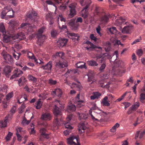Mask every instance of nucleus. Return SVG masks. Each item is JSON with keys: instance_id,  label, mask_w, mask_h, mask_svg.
<instances>
[{"instance_id": "nucleus-1", "label": "nucleus", "mask_w": 145, "mask_h": 145, "mask_svg": "<svg viewBox=\"0 0 145 145\" xmlns=\"http://www.w3.org/2000/svg\"><path fill=\"white\" fill-rule=\"evenodd\" d=\"M82 21V18L81 17H78L77 19L76 23L75 22L74 20L72 19L69 21L68 23V25L72 29L76 30L79 26V25L77 23H81Z\"/></svg>"}, {"instance_id": "nucleus-2", "label": "nucleus", "mask_w": 145, "mask_h": 145, "mask_svg": "<svg viewBox=\"0 0 145 145\" xmlns=\"http://www.w3.org/2000/svg\"><path fill=\"white\" fill-rule=\"evenodd\" d=\"M12 10V15H9L7 16V17L9 18H11L13 17V13L14 11L12 8H9V7L8 6L6 7H4L1 13V18L2 19H3L5 18L7 19L6 17H5L6 15L8 12Z\"/></svg>"}, {"instance_id": "nucleus-3", "label": "nucleus", "mask_w": 145, "mask_h": 145, "mask_svg": "<svg viewBox=\"0 0 145 145\" xmlns=\"http://www.w3.org/2000/svg\"><path fill=\"white\" fill-rule=\"evenodd\" d=\"M54 107L53 110V113L55 116H57L59 115H61V111L59 110V108L57 106H59L61 107V105L59 101L56 100L54 102Z\"/></svg>"}, {"instance_id": "nucleus-4", "label": "nucleus", "mask_w": 145, "mask_h": 145, "mask_svg": "<svg viewBox=\"0 0 145 145\" xmlns=\"http://www.w3.org/2000/svg\"><path fill=\"white\" fill-rule=\"evenodd\" d=\"M91 3V1L89 0L86 1L85 2L86 6L85 7L83 8L82 11V16L84 18H86L88 16V12L87 9L90 5Z\"/></svg>"}, {"instance_id": "nucleus-5", "label": "nucleus", "mask_w": 145, "mask_h": 145, "mask_svg": "<svg viewBox=\"0 0 145 145\" xmlns=\"http://www.w3.org/2000/svg\"><path fill=\"white\" fill-rule=\"evenodd\" d=\"M1 54L6 62L10 63L13 62V59L12 56L8 54L4 50H3Z\"/></svg>"}, {"instance_id": "nucleus-6", "label": "nucleus", "mask_w": 145, "mask_h": 145, "mask_svg": "<svg viewBox=\"0 0 145 145\" xmlns=\"http://www.w3.org/2000/svg\"><path fill=\"white\" fill-rule=\"evenodd\" d=\"M67 143L70 145H80L78 139L74 137H71L67 139Z\"/></svg>"}, {"instance_id": "nucleus-7", "label": "nucleus", "mask_w": 145, "mask_h": 145, "mask_svg": "<svg viewBox=\"0 0 145 145\" xmlns=\"http://www.w3.org/2000/svg\"><path fill=\"white\" fill-rule=\"evenodd\" d=\"M76 4L72 3L70 5L69 7L70 8V13L69 16L70 18H72L76 14V11L75 10L76 8Z\"/></svg>"}, {"instance_id": "nucleus-8", "label": "nucleus", "mask_w": 145, "mask_h": 145, "mask_svg": "<svg viewBox=\"0 0 145 145\" xmlns=\"http://www.w3.org/2000/svg\"><path fill=\"white\" fill-rule=\"evenodd\" d=\"M68 42V40L66 39L60 38L57 42V45L59 48L65 46Z\"/></svg>"}, {"instance_id": "nucleus-9", "label": "nucleus", "mask_w": 145, "mask_h": 145, "mask_svg": "<svg viewBox=\"0 0 145 145\" xmlns=\"http://www.w3.org/2000/svg\"><path fill=\"white\" fill-rule=\"evenodd\" d=\"M52 66V62L50 61L46 65H43L42 67L44 69L46 70L48 73H50L51 72Z\"/></svg>"}, {"instance_id": "nucleus-10", "label": "nucleus", "mask_w": 145, "mask_h": 145, "mask_svg": "<svg viewBox=\"0 0 145 145\" xmlns=\"http://www.w3.org/2000/svg\"><path fill=\"white\" fill-rule=\"evenodd\" d=\"M72 115H68L66 118V121L63 124L65 125V128L67 129H72L73 127L70 125L69 122L71 120L72 118Z\"/></svg>"}, {"instance_id": "nucleus-11", "label": "nucleus", "mask_w": 145, "mask_h": 145, "mask_svg": "<svg viewBox=\"0 0 145 145\" xmlns=\"http://www.w3.org/2000/svg\"><path fill=\"white\" fill-rule=\"evenodd\" d=\"M11 118L9 117V115H8L5 117L4 121H0V127L1 128L6 127L7 123L10 120Z\"/></svg>"}, {"instance_id": "nucleus-12", "label": "nucleus", "mask_w": 145, "mask_h": 145, "mask_svg": "<svg viewBox=\"0 0 145 145\" xmlns=\"http://www.w3.org/2000/svg\"><path fill=\"white\" fill-rule=\"evenodd\" d=\"M133 26L131 24H129L127 26L124 27L122 30V32L123 34L129 33L131 32Z\"/></svg>"}, {"instance_id": "nucleus-13", "label": "nucleus", "mask_w": 145, "mask_h": 145, "mask_svg": "<svg viewBox=\"0 0 145 145\" xmlns=\"http://www.w3.org/2000/svg\"><path fill=\"white\" fill-rule=\"evenodd\" d=\"M22 71L20 69H16L13 72V74L10 78V79H13L15 78L18 77L22 75Z\"/></svg>"}, {"instance_id": "nucleus-14", "label": "nucleus", "mask_w": 145, "mask_h": 145, "mask_svg": "<svg viewBox=\"0 0 145 145\" xmlns=\"http://www.w3.org/2000/svg\"><path fill=\"white\" fill-rule=\"evenodd\" d=\"M27 56L30 59H34V61L36 62L39 63L40 64L43 63V62L40 59H39V60L40 61V62H38L37 59L35 58L34 54L30 52H27Z\"/></svg>"}, {"instance_id": "nucleus-15", "label": "nucleus", "mask_w": 145, "mask_h": 145, "mask_svg": "<svg viewBox=\"0 0 145 145\" xmlns=\"http://www.w3.org/2000/svg\"><path fill=\"white\" fill-rule=\"evenodd\" d=\"M52 116L49 112H46L43 114L41 116V118L44 120L49 121L51 120Z\"/></svg>"}, {"instance_id": "nucleus-16", "label": "nucleus", "mask_w": 145, "mask_h": 145, "mask_svg": "<svg viewBox=\"0 0 145 145\" xmlns=\"http://www.w3.org/2000/svg\"><path fill=\"white\" fill-rule=\"evenodd\" d=\"M51 94L54 96L56 95L58 97H60L62 94V91L60 89H56L52 91Z\"/></svg>"}, {"instance_id": "nucleus-17", "label": "nucleus", "mask_w": 145, "mask_h": 145, "mask_svg": "<svg viewBox=\"0 0 145 145\" xmlns=\"http://www.w3.org/2000/svg\"><path fill=\"white\" fill-rule=\"evenodd\" d=\"M38 38V40L37 41V43L38 45H41L44 42L45 40L46 39L45 35L40 36H37Z\"/></svg>"}, {"instance_id": "nucleus-18", "label": "nucleus", "mask_w": 145, "mask_h": 145, "mask_svg": "<svg viewBox=\"0 0 145 145\" xmlns=\"http://www.w3.org/2000/svg\"><path fill=\"white\" fill-rule=\"evenodd\" d=\"M68 34L70 36L72 37L71 38V39L74 41L75 42H77L78 41L80 37L77 34L74 33H69Z\"/></svg>"}, {"instance_id": "nucleus-19", "label": "nucleus", "mask_w": 145, "mask_h": 145, "mask_svg": "<svg viewBox=\"0 0 145 145\" xmlns=\"http://www.w3.org/2000/svg\"><path fill=\"white\" fill-rule=\"evenodd\" d=\"M76 110V107L73 105H71L68 106L66 108V111L68 112H71L74 111Z\"/></svg>"}, {"instance_id": "nucleus-20", "label": "nucleus", "mask_w": 145, "mask_h": 145, "mask_svg": "<svg viewBox=\"0 0 145 145\" xmlns=\"http://www.w3.org/2000/svg\"><path fill=\"white\" fill-rule=\"evenodd\" d=\"M85 64V63H84L83 62L79 61L76 64V67L78 68H80L81 69H82L83 68L86 69L87 67Z\"/></svg>"}, {"instance_id": "nucleus-21", "label": "nucleus", "mask_w": 145, "mask_h": 145, "mask_svg": "<svg viewBox=\"0 0 145 145\" xmlns=\"http://www.w3.org/2000/svg\"><path fill=\"white\" fill-rule=\"evenodd\" d=\"M65 82L67 84H68L71 86V88H73L74 87H76L78 88V90H80L82 88V87L80 85H78L74 83H72V85H71V84L68 82L66 80H65Z\"/></svg>"}, {"instance_id": "nucleus-22", "label": "nucleus", "mask_w": 145, "mask_h": 145, "mask_svg": "<svg viewBox=\"0 0 145 145\" xmlns=\"http://www.w3.org/2000/svg\"><path fill=\"white\" fill-rule=\"evenodd\" d=\"M108 98L107 96H105L103 98L101 102L103 106H108L110 105V103L108 100Z\"/></svg>"}, {"instance_id": "nucleus-23", "label": "nucleus", "mask_w": 145, "mask_h": 145, "mask_svg": "<svg viewBox=\"0 0 145 145\" xmlns=\"http://www.w3.org/2000/svg\"><path fill=\"white\" fill-rule=\"evenodd\" d=\"M28 27H29L28 29V31H31V29H32L33 27H35V26L34 27H30L29 25L27 23H23L20 25V28L22 29H26Z\"/></svg>"}, {"instance_id": "nucleus-24", "label": "nucleus", "mask_w": 145, "mask_h": 145, "mask_svg": "<svg viewBox=\"0 0 145 145\" xmlns=\"http://www.w3.org/2000/svg\"><path fill=\"white\" fill-rule=\"evenodd\" d=\"M67 63H65V64H63L61 63L60 61H59L58 62H57L56 64V67L59 69H61L64 67L67 66Z\"/></svg>"}, {"instance_id": "nucleus-25", "label": "nucleus", "mask_w": 145, "mask_h": 145, "mask_svg": "<svg viewBox=\"0 0 145 145\" xmlns=\"http://www.w3.org/2000/svg\"><path fill=\"white\" fill-rule=\"evenodd\" d=\"M27 80L24 77L22 76L18 80V84L20 87L26 83Z\"/></svg>"}, {"instance_id": "nucleus-26", "label": "nucleus", "mask_w": 145, "mask_h": 145, "mask_svg": "<svg viewBox=\"0 0 145 145\" xmlns=\"http://www.w3.org/2000/svg\"><path fill=\"white\" fill-rule=\"evenodd\" d=\"M3 40L4 42L7 43L11 40V36L7 35L4 33H3Z\"/></svg>"}, {"instance_id": "nucleus-27", "label": "nucleus", "mask_w": 145, "mask_h": 145, "mask_svg": "<svg viewBox=\"0 0 145 145\" xmlns=\"http://www.w3.org/2000/svg\"><path fill=\"white\" fill-rule=\"evenodd\" d=\"M52 57L53 58H55L59 57L62 59L64 58V54L63 53L61 52L57 53L56 54L53 55Z\"/></svg>"}, {"instance_id": "nucleus-28", "label": "nucleus", "mask_w": 145, "mask_h": 145, "mask_svg": "<svg viewBox=\"0 0 145 145\" xmlns=\"http://www.w3.org/2000/svg\"><path fill=\"white\" fill-rule=\"evenodd\" d=\"M46 129L44 128H42L40 130V132L41 135L45 138H48V135L46 133Z\"/></svg>"}, {"instance_id": "nucleus-29", "label": "nucleus", "mask_w": 145, "mask_h": 145, "mask_svg": "<svg viewBox=\"0 0 145 145\" xmlns=\"http://www.w3.org/2000/svg\"><path fill=\"white\" fill-rule=\"evenodd\" d=\"M101 95V94L98 92H95L93 93V95L90 97V98L92 100H94L96 99H98Z\"/></svg>"}, {"instance_id": "nucleus-30", "label": "nucleus", "mask_w": 145, "mask_h": 145, "mask_svg": "<svg viewBox=\"0 0 145 145\" xmlns=\"http://www.w3.org/2000/svg\"><path fill=\"white\" fill-rule=\"evenodd\" d=\"M37 15V13L35 11H32L30 14H27V17L30 19L36 18Z\"/></svg>"}, {"instance_id": "nucleus-31", "label": "nucleus", "mask_w": 145, "mask_h": 145, "mask_svg": "<svg viewBox=\"0 0 145 145\" xmlns=\"http://www.w3.org/2000/svg\"><path fill=\"white\" fill-rule=\"evenodd\" d=\"M8 24L12 26H17L19 25V22L18 20H11Z\"/></svg>"}, {"instance_id": "nucleus-32", "label": "nucleus", "mask_w": 145, "mask_h": 145, "mask_svg": "<svg viewBox=\"0 0 145 145\" xmlns=\"http://www.w3.org/2000/svg\"><path fill=\"white\" fill-rule=\"evenodd\" d=\"M87 62L89 65L91 66H96L98 65V63L96 61L93 60L88 61Z\"/></svg>"}, {"instance_id": "nucleus-33", "label": "nucleus", "mask_w": 145, "mask_h": 145, "mask_svg": "<svg viewBox=\"0 0 145 145\" xmlns=\"http://www.w3.org/2000/svg\"><path fill=\"white\" fill-rule=\"evenodd\" d=\"M36 108L37 109H40L41 107L42 104V102L40 99H39L38 101L36 103Z\"/></svg>"}, {"instance_id": "nucleus-34", "label": "nucleus", "mask_w": 145, "mask_h": 145, "mask_svg": "<svg viewBox=\"0 0 145 145\" xmlns=\"http://www.w3.org/2000/svg\"><path fill=\"white\" fill-rule=\"evenodd\" d=\"M3 71L5 74L7 76L11 72L10 67L9 66L5 67Z\"/></svg>"}, {"instance_id": "nucleus-35", "label": "nucleus", "mask_w": 145, "mask_h": 145, "mask_svg": "<svg viewBox=\"0 0 145 145\" xmlns=\"http://www.w3.org/2000/svg\"><path fill=\"white\" fill-rule=\"evenodd\" d=\"M96 109V107H95V106L93 107H92L90 108V110H89V114H90L91 118L92 119V120H93L94 121H99V120L95 118L93 115L91 114V110H94Z\"/></svg>"}, {"instance_id": "nucleus-36", "label": "nucleus", "mask_w": 145, "mask_h": 145, "mask_svg": "<svg viewBox=\"0 0 145 145\" xmlns=\"http://www.w3.org/2000/svg\"><path fill=\"white\" fill-rule=\"evenodd\" d=\"M108 16L105 15L101 18L100 20L102 23L105 24L108 22Z\"/></svg>"}, {"instance_id": "nucleus-37", "label": "nucleus", "mask_w": 145, "mask_h": 145, "mask_svg": "<svg viewBox=\"0 0 145 145\" xmlns=\"http://www.w3.org/2000/svg\"><path fill=\"white\" fill-rule=\"evenodd\" d=\"M125 20L124 19H123L122 18H121L119 20H116L115 24L116 25H120L121 24L125 22Z\"/></svg>"}, {"instance_id": "nucleus-38", "label": "nucleus", "mask_w": 145, "mask_h": 145, "mask_svg": "<svg viewBox=\"0 0 145 145\" xmlns=\"http://www.w3.org/2000/svg\"><path fill=\"white\" fill-rule=\"evenodd\" d=\"M45 28L44 27H42L39 29L38 31V33L37 34V36H40L43 35L42 34L44 32Z\"/></svg>"}, {"instance_id": "nucleus-39", "label": "nucleus", "mask_w": 145, "mask_h": 145, "mask_svg": "<svg viewBox=\"0 0 145 145\" xmlns=\"http://www.w3.org/2000/svg\"><path fill=\"white\" fill-rule=\"evenodd\" d=\"M28 78L29 80L32 81L33 83H35L37 82V78L33 77L31 74L29 75Z\"/></svg>"}, {"instance_id": "nucleus-40", "label": "nucleus", "mask_w": 145, "mask_h": 145, "mask_svg": "<svg viewBox=\"0 0 145 145\" xmlns=\"http://www.w3.org/2000/svg\"><path fill=\"white\" fill-rule=\"evenodd\" d=\"M96 46L92 43H91L88 45V46L86 47V48L88 50H91L96 48Z\"/></svg>"}, {"instance_id": "nucleus-41", "label": "nucleus", "mask_w": 145, "mask_h": 145, "mask_svg": "<svg viewBox=\"0 0 145 145\" xmlns=\"http://www.w3.org/2000/svg\"><path fill=\"white\" fill-rule=\"evenodd\" d=\"M120 126V124L117 123H116L110 129L111 132L114 133L116 132L117 128H118Z\"/></svg>"}, {"instance_id": "nucleus-42", "label": "nucleus", "mask_w": 145, "mask_h": 145, "mask_svg": "<svg viewBox=\"0 0 145 145\" xmlns=\"http://www.w3.org/2000/svg\"><path fill=\"white\" fill-rule=\"evenodd\" d=\"M11 40H17V41L19 40L18 34H14L11 36Z\"/></svg>"}, {"instance_id": "nucleus-43", "label": "nucleus", "mask_w": 145, "mask_h": 145, "mask_svg": "<svg viewBox=\"0 0 145 145\" xmlns=\"http://www.w3.org/2000/svg\"><path fill=\"white\" fill-rule=\"evenodd\" d=\"M92 71L91 70H89V73L87 75L88 76V81L89 82H90L92 81V79L93 78V74L92 73H90Z\"/></svg>"}, {"instance_id": "nucleus-44", "label": "nucleus", "mask_w": 145, "mask_h": 145, "mask_svg": "<svg viewBox=\"0 0 145 145\" xmlns=\"http://www.w3.org/2000/svg\"><path fill=\"white\" fill-rule=\"evenodd\" d=\"M108 30L111 34H113L117 33V31L116 28L114 27H112L109 28Z\"/></svg>"}, {"instance_id": "nucleus-45", "label": "nucleus", "mask_w": 145, "mask_h": 145, "mask_svg": "<svg viewBox=\"0 0 145 145\" xmlns=\"http://www.w3.org/2000/svg\"><path fill=\"white\" fill-rule=\"evenodd\" d=\"M0 31L3 33L5 32V28L3 23H0Z\"/></svg>"}, {"instance_id": "nucleus-46", "label": "nucleus", "mask_w": 145, "mask_h": 145, "mask_svg": "<svg viewBox=\"0 0 145 145\" xmlns=\"http://www.w3.org/2000/svg\"><path fill=\"white\" fill-rule=\"evenodd\" d=\"M78 115L79 116V118L80 119H86L87 118V116L86 115L82 113L80 114L78 113Z\"/></svg>"}, {"instance_id": "nucleus-47", "label": "nucleus", "mask_w": 145, "mask_h": 145, "mask_svg": "<svg viewBox=\"0 0 145 145\" xmlns=\"http://www.w3.org/2000/svg\"><path fill=\"white\" fill-rule=\"evenodd\" d=\"M19 39L22 40L25 38V36L23 33H18Z\"/></svg>"}, {"instance_id": "nucleus-48", "label": "nucleus", "mask_w": 145, "mask_h": 145, "mask_svg": "<svg viewBox=\"0 0 145 145\" xmlns=\"http://www.w3.org/2000/svg\"><path fill=\"white\" fill-rule=\"evenodd\" d=\"M139 104L138 103L136 102L135 103L134 105L132 106L131 107H132L133 109L135 111L139 106Z\"/></svg>"}, {"instance_id": "nucleus-49", "label": "nucleus", "mask_w": 145, "mask_h": 145, "mask_svg": "<svg viewBox=\"0 0 145 145\" xmlns=\"http://www.w3.org/2000/svg\"><path fill=\"white\" fill-rule=\"evenodd\" d=\"M12 135V133L10 132H9L7 136L5 137V139L7 141H9L11 138V137Z\"/></svg>"}, {"instance_id": "nucleus-50", "label": "nucleus", "mask_w": 145, "mask_h": 145, "mask_svg": "<svg viewBox=\"0 0 145 145\" xmlns=\"http://www.w3.org/2000/svg\"><path fill=\"white\" fill-rule=\"evenodd\" d=\"M136 53L138 56L140 57L142 55L143 52L141 49H139L137 50Z\"/></svg>"}, {"instance_id": "nucleus-51", "label": "nucleus", "mask_w": 145, "mask_h": 145, "mask_svg": "<svg viewBox=\"0 0 145 145\" xmlns=\"http://www.w3.org/2000/svg\"><path fill=\"white\" fill-rule=\"evenodd\" d=\"M123 64V62L121 60H119L115 63V67H119L121 66Z\"/></svg>"}, {"instance_id": "nucleus-52", "label": "nucleus", "mask_w": 145, "mask_h": 145, "mask_svg": "<svg viewBox=\"0 0 145 145\" xmlns=\"http://www.w3.org/2000/svg\"><path fill=\"white\" fill-rule=\"evenodd\" d=\"M106 67V64L105 63L102 64L99 69V70L101 72H103Z\"/></svg>"}, {"instance_id": "nucleus-53", "label": "nucleus", "mask_w": 145, "mask_h": 145, "mask_svg": "<svg viewBox=\"0 0 145 145\" xmlns=\"http://www.w3.org/2000/svg\"><path fill=\"white\" fill-rule=\"evenodd\" d=\"M79 97H80V94H78L77 95V96L76 97V100L77 101L78 103V105H77V106L78 107H81V106H80L79 105L80 102L82 103H83V102H84L83 101H82V100L81 101H80V100L79 101V100H78L79 99Z\"/></svg>"}, {"instance_id": "nucleus-54", "label": "nucleus", "mask_w": 145, "mask_h": 145, "mask_svg": "<svg viewBox=\"0 0 145 145\" xmlns=\"http://www.w3.org/2000/svg\"><path fill=\"white\" fill-rule=\"evenodd\" d=\"M30 121V120H27L25 118H24L23 120L22 121V124L23 125H27L28 124Z\"/></svg>"}, {"instance_id": "nucleus-55", "label": "nucleus", "mask_w": 145, "mask_h": 145, "mask_svg": "<svg viewBox=\"0 0 145 145\" xmlns=\"http://www.w3.org/2000/svg\"><path fill=\"white\" fill-rule=\"evenodd\" d=\"M140 99L141 102L143 103L145 99V94L141 93L140 95Z\"/></svg>"}, {"instance_id": "nucleus-56", "label": "nucleus", "mask_w": 145, "mask_h": 145, "mask_svg": "<svg viewBox=\"0 0 145 145\" xmlns=\"http://www.w3.org/2000/svg\"><path fill=\"white\" fill-rule=\"evenodd\" d=\"M25 108V105H22L21 107L18 108L19 113H21L23 112Z\"/></svg>"}, {"instance_id": "nucleus-57", "label": "nucleus", "mask_w": 145, "mask_h": 145, "mask_svg": "<svg viewBox=\"0 0 145 145\" xmlns=\"http://www.w3.org/2000/svg\"><path fill=\"white\" fill-rule=\"evenodd\" d=\"M86 128V127L84 126L83 124L82 125H79V128H78V130L79 131H80L82 129L83 131L85 130Z\"/></svg>"}, {"instance_id": "nucleus-58", "label": "nucleus", "mask_w": 145, "mask_h": 145, "mask_svg": "<svg viewBox=\"0 0 145 145\" xmlns=\"http://www.w3.org/2000/svg\"><path fill=\"white\" fill-rule=\"evenodd\" d=\"M57 34V32L56 30H52L51 32V35L53 37H55L56 36Z\"/></svg>"}, {"instance_id": "nucleus-59", "label": "nucleus", "mask_w": 145, "mask_h": 145, "mask_svg": "<svg viewBox=\"0 0 145 145\" xmlns=\"http://www.w3.org/2000/svg\"><path fill=\"white\" fill-rule=\"evenodd\" d=\"M57 19L58 21H59V19H60L61 21H63L65 22L66 20L63 17L62 15H59Z\"/></svg>"}, {"instance_id": "nucleus-60", "label": "nucleus", "mask_w": 145, "mask_h": 145, "mask_svg": "<svg viewBox=\"0 0 145 145\" xmlns=\"http://www.w3.org/2000/svg\"><path fill=\"white\" fill-rule=\"evenodd\" d=\"M48 83L51 85H55L56 84L57 82L56 80H53L52 79H50L49 80Z\"/></svg>"}, {"instance_id": "nucleus-61", "label": "nucleus", "mask_w": 145, "mask_h": 145, "mask_svg": "<svg viewBox=\"0 0 145 145\" xmlns=\"http://www.w3.org/2000/svg\"><path fill=\"white\" fill-rule=\"evenodd\" d=\"M13 96V93L12 92L8 93L6 96V99L7 100H9Z\"/></svg>"}, {"instance_id": "nucleus-62", "label": "nucleus", "mask_w": 145, "mask_h": 145, "mask_svg": "<svg viewBox=\"0 0 145 145\" xmlns=\"http://www.w3.org/2000/svg\"><path fill=\"white\" fill-rule=\"evenodd\" d=\"M141 121H142L140 120V118H137L135 123L133 124V125L135 126H136L137 125L140 123Z\"/></svg>"}, {"instance_id": "nucleus-63", "label": "nucleus", "mask_w": 145, "mask_h": 145, "mask_svg": "<svg viewBox=\"0 0 145 145\" xmlns=\"http://www.w3.org/2000/svg\"><path fill=\"white\" fill-rule=\"evenodd\" d=\"M16 109V107L15 106H13L10 111V113L12 114H14L15 112Z\"/></svg>"}, {"instance_id": "nucleus-64", "label": "nucleus", "mask_w": 145, "mask_h": 145, "mask_svg": "<svg viewBox=\"0 0 145 145\" xmlns=\"http://www.w3.org/2000/svg\"><path fill=\"white\" fill-rule=\"evenodd\" d=\"M90 38L91 39L93 40L95 42L97 40V38L95 37L94 36V35L93 34H91L90 35Z\"/></svg>"}]
</instances>
